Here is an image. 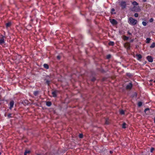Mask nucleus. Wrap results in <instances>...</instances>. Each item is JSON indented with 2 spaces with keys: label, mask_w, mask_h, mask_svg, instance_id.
Returning a JSON list of instances; mask_svg holds the SVG:
<instances>
[{
  "label": "nucleus",
  "mask_w": 155,
  "mask_h": 155,
  "mask_svg": "<svg viewBox=\"0 0 155 155\" xmlns=\"http://www.w3.org/2000/svg\"><path fill=\"white\" fill-rule=\"evenodd\" d=\"M133 85L131 83H130L126 86V88L127 89L130 90L132 87Z\"/></svg>",
  "instance_id": "0eeeda50"
},
{
  "label": "nucleus",
  "mask_w": 155,
  "mask_h": 155,
  "mask_svg": "<svg viewBox=\"0 0 155 155\" xmlns=\"http://www.w3.org/2000/svg\"><path fill=\"white\" fill-rule=\"evenodd\" d=\"M1 95H0V100L1 99Z\"/></svg>",
  "instance_id": "ea45409f"
},
{
  "label": "nucleus",
  "mask_w": 155,
  "mask_h": 155,
  "mask_svg": "<svg viewBox=\"0 0 155 155\" xmlns=\"http://www.w3.org/2000/svg\"><path fill=\"white\" fill-rule=\"evenodd\" d=\"M150 110V109L149 108H146L144 110V112L146 113V114H148L149 113H147V111H149Z\"/></svg>",
  "instance_id": "393cba45"
},
{
  "label": "nucleus",
  "mask_w": 155,
  "mask_h": 155,
  "mask_svg": "<svg viewBox=\"0 0 155 155\" xmlns=\"http://www.w3.org/2000/svg\"><path fill=\"white\" fill-rule=\"evenodd\" d=\"M111 57V55L110 54H108L106 56V58L107 59H110Z\"/></svg>",
  "instance_id": "b1692460"
},
{
  "label": "nucleus",
  "mask_w": 155,
  "mask_h": 155,
  "mask_svg": "<svg viewBox=\"0 0 155 155\" xmlns=\"http://www.w3.org/2000/svg\"><path fill=\"white\" fill-rule=\"evenodd\" d=\"M30 150H25V151L24 153V155H27V154H29L30 153Z\"/></svg>",
  "instance_id": "dca6fc26"
},
{
  "label": "nucleus",
  "mask_w": 155,
  "mask_h": 155,
  "mask_svg": "<svg viewBox=\"0 0 155 155\" xmlns=\"http://www.w3.org/2000/svg\"><path fill=\"white\" fill-rule=\"evenodd\" d=\"M12 114L11 113H9L7 115L8 118H10L12 117H13L12 116Z\"/></svg>",
  "instance_id": "4be33fe9"
},
{
  "label": "nucleus",
  "mask_w": 155,
  "mask_h": 155,
  "mask_svg": "<svg viewBox=\"0 0 155 155\" xmlns=\"http://www.w3.org/2000/svg\"><path fill=\"white\" fill-rule=\"evenodd\" d=\"M120 114L121 115H123L124 114V112L123 110H122L120 111Z\"/></svg>",
  "instance_id": "cd10ccee"
},
{
  "label": "nucleus",
  "mask_w": 155,
  "mask_h": 155,
  "mask_svg": "<svg viewBox=\"0 0 155 155\" xmlns=\"http://www.w3.org/2000/svg\"><path fill=\"white\" fill-rule=\"evenodd\" d=\"M129 22L131 25H134L137 24V20L135 19L132 17H130L129 20Z\"/></svg>",
  "instance_id": "f257e3e1"
},
{
  "label": "nucleus",
  "mask_w": 155,
  "mask_h": 155,
  "mask_svg": "<svg viewBox=\"0 0 155 155\" xmlns=\"http://www.w3.org/2000/svg\"><path fill=\"white\" fill-rule=\"evenodd\" d=\"M57 91L55 90L52 92V95L54 97H57Z\"/></svg>",
  "instance_id": "9d476101"
},
{
  "label": "nucleus",
  "mask_w": 155,
  "mask_h": 155,
  "mask_svg": "<svg viewBox=\"0 0 155 155\" xmlns=\"http://www.w3.org/2000/svg\"><path fill=\"white\" fill-rule=\"evenodd\" d=\"M154 148L153 147H151L150 149V151L152 153L154 150Z\"/></svg>",
  "instance_id": "2f4dec72"
},
{
  "label": "nucleus",
  "mask_w": 155,
  "mask_h": 155,
  "mask_svg": "<svg viewBox=\"0 0 155 155\" xmlns=\"http://www.w3.org/2000/svg\"><path fill=\"white\" fill-rule=\"evenodd\" d=\"M155 47V42H153L150 46L151 48H153Z\"/></svg>",
  "instance_id": "a211bd4d"
},
{
  "label": "nucleus",
  "mask_w": 155,
  "mask_h": 155,
  "mask_svg": "<svg viewBox=\"0 0 155 155\" xmlns=\"http://www.w3.org/2000/svg\"><path fill=\"white\" fill-rule=\"evenodd\" d=\"M152 81V80H150V81Z\"/></svg>",
  "instance_id": "37998d69"
},
{
  "label": "nucleus",
  "mask_w": 155,
  "mask_h": 155,
  "mask_svg": "<svg viewBox=\"0 0 155 155\" xmlns=\"http://www.w3.org/2000/svg\"><path fill=\"white\" fill-rule=\"evenodd\" d=\"M124 40H127L129 39V37L126 36H124Z\"/></svg>",
  "instance_id": "bb28decb"
},
{
  "label": "nucleus",
  "mask_w": 155,
  "mask_h": 155,
  "mask_svg": "<svg viewBox=\"0 0 155 155\" xmlns=\"http://www.w3.org/2000/svg\"><path fill=\"white\" fill-rule=\"evenodd\" d=\"M151 40V38H147L146 39V43H150V40Z\"/></svg>",
  "instance_id": "aec40b11"
},
{
  "label": "nucleus",
  "mask_w": 155,
  "mask_h": 155,
  "mask_svg": "<svg viewBox=\"0 0 155 155\" xmlns=\"http://www.w3.org/2000/svg\"><path fill=\"white\" fill-rule=\"evenodd\" d=\"M120 5L122 9H124L126 8L127 5L126 2L124 1H121L120 3Z\"/></svg>",
  "instance_id": "f03ea898"
},
{
  "label": "nucleus",
  "mask_w": 155,
  "mask_h": 155,
  "mask_svg": "<svg viewBox=\"0 0 155 155\" xmlns=\"http://www.w3.org/2000/svg\"><path fill=\"white\" fill-rule=\"evenodd\" d=\"M1 88H2L1 87H0V90H1Z\"/></svg>",
  "instance_id": "79ce46f5"
},
{
  "label": "nucleus",
  "mask_w": 155,
  "mask_h": 155,
  "mask_svg": "<svg viewBox=\"0 0 155 155\" xmlns=\"http://www.w3.org/2000/svg\"><path fill=\"white\" fill-rule=\"evenodd\" d=\"M153 82H154V83H155V80H154L153 81Z\"/></svg>",
  "instance_id": "a19ab883"
},
{
  "label": "nucleus",
  "mask_w": 155,
  "mask_h": 155,
  "mask_svg": "<svg viewBox=\"0 0 155 155\" xmlns=\"http://www.w3.org/2000/svg\"><path fill=\"white\" fill-rule=\"evenodd\" d=\"M143 1L144 2H146L147 1V0H143Z\"/></svg>",
  "instance_id": "58836bf2"
},
{
  "label": "nucleus",
  "mask_w": 155,
  "mask_h": 155,
  "mask_svg": "<svg viewBox=\"0 0 155 155\" xmlns=\"http://www.w3.org/2000/svg\"><path fill=\"white\" fill-rule=\"evenodd\" d=\"M128 34H129L130 35H131V33H130L129 32H128Z\"/></svg>",
  "instance_id": "4c0bfd02"
},
{
  "label": "nucleus",
  "mask_w": 155,
  "mask_h": 155,
  "mask_svg": "<svg viewBox=\"0 0 155 155\" xmlns=\"http://www.w3.org/2000/svg\"><path fill=\"white\" fill-rule=\"evenodd\" d=\"M154 123H155V119H154Z\"/></svg>",
  "instance_id": "a18cd8bd"
},
{
  "label": "nucleus",
  "mask_w": 155,
  "mask_h": 155,
  "mask_svg": "<svg viewBox=\"0 0 155 155\" xmlns=\"http://www.w3.org/2000/svg\"><path fill=\"white\" fill-rule=\"evenodd\" d=\"M43 66L46 69H48L49 68V67L48 65L46 64H45L43 65Z\"/></svg>",
  "instance_id": "2eb2a0df"
},
{
  "label": "nucleus",
  "mask_w": 155,
  "mask_h": 155,
  "mask_svg": "<svg viewBox=\"0 0 155 155\" xmlns=\"http://www.w3.org/2000/svg\"><path fill=\"white\" fill-rule=\"evenodd\" d=\"M132 4L134 6L137 5H138V3L136 1H134L133 2Z\"/></svg>",
  "instance_id": "6ab92c4d"
},
{
  "label": "nucleus",
  "mask_w": 155,
  "mask_h": 155,
  "mask_svg": "<svg viewBox=\"0 0 155 155\" xmlns=\"http://www.w3.org/2000/svg\"><path fill=\"white\" fill-rule=\"evenodd\" d=\"M96 78L94 77L91 79V81L92 82H94L96 80Z\"/></svg>",
  "instance_id": "7c9ffc66"
},
{
  "label": "nucleus",
  "mask_w": 155,
  "mask_h": 155,
  "mask_svg": "<svg viewBox=\"0 0 155 155\" xmlns=\"http://www.w3.org/2000/svg\"><path fill=\"white\" fill-rule=\"evenodd\" d=\"M48 77V76H46V77Z\"/></svg>",
  "instance_id": "49530a36"
},
{
  "label": "nucleus",
  "mask_w": 155,
  "mask_h": 155,
  "mask_svg": "<svg viewBox=\"0 0 155 155\" xmlns=\"http://www.w3.org/2000/svg\"><path fill=\"white\" fill-rule=\"evenodd\" d=\"M153 21V19L152 18H151L149 20V21L150 22H152Z\"/></svg>",
  "instance_id": "473e14b6"
},
{
  "label": "nucleus",
  "mask_w": 155,
  "mask_h": 155,
  "mask_svg": "<svg viewBox=\"0 0 155 155\" xmlns=\"http://www.w3.org/2000/svg\"><path fill=\"white\" fill-rule=\"evenodd\" d=\"M1 38H0V45H2V44L5 43V40L4 38L5 36L2 35H1Z\"/></svg>",
  "instance_id": "7ed1b4c3"
},
{
  "label": "nucleus",
  "mask_w": 155,
  "mask_h": 155,
  "mask_svg": "<svg viewBox=\"0 0 155 155\" xmlns=\"http://www.w3.org/2000/svg\"><path fill=\"white\" fill-rule=\"evenodd\" d=\"M1 152H0V155H1Z\"/></svg>",
  "instance_id": "c03bdc74"
},
{
  "label": "nucleus",
  "mask_w": 155,
  "mask_h": 155,
  "mask_svg": "<svg viewBox=\"0 0 155 155\" xmlns=\"http://www.w3.org/2000/svg\"><path fill=\"white\" fill-rule=\"evenodd\" d=\"M79 137L80 138H83V134H79Z\"/></svg>",
  "instance_id": "c85d7f7f"
},
{
  "label": "nucleus",
  "mask_w": 155,
  "mask_h": 155,
  "mask_svg": "<svg viewBox=\"0 0 155 155\" xmlns=\"http://www.w3.org/2000/svg\"><path fill=\"white\" fill-rule=\"evenodd\" d=\"M110 21L113 25H116L117 24V22L114 19H110Z\"/></svg>",
  "instance_id": "39448f33"
},
{
  "label": "nucleus",
  "mask_w": 155,
  "mask_h": 155,
  "mask_svg": "<svg viewBox=\"0 0 155 155\" xmlns=\"http://www.w3.org/2000/svg\"><path fill=\"white\" fill-rule=\"evenodd\" d=\"M134 16L136 17H137L138 16V14L137 13H135L134 15Z\"/></svg>",
  "instance_id": "72a5a7b5"
},
{
  "label": "nucleus",
  "mask_w": 155,
  "mask_h": 155,
  "mask_svg": "<svg viewBox=\"0 0 155 155\" xmlns=\"http://www.w3.org/2000/svg\"><path fill=\"white\" fill-rule=\"evenodd\" d=\"M52 104L51 102L50 101H48L46 102V105L48 107H50Z\"/></svg>",
  "instance_id": "ddd939ff"
},
{
  "label": "nucleus",
  "mask_w": 155,
  "mask_h": 155,
  "mask_svg": "<svg viewBox=\"0 0 155 155\" xmlns=\"http://www.w3.org/2000/svg\"><path fill=\"white\" fill-rule=\"evenodd\" d=\"M136 56L137 57V59L139 61H140L141 59L142 58V55L140 54H137L136 55Z\"/></svg>",
  "instance_id": "1a4fd4ad"
},
{
  "label": "nucleus",
  "mask_w": 155,
  "mask_h": 155,
  "mask_svg": "<svg viewBox=\"0 0 155 155\" xmlns=\"http://www.w3.org/2000/svg\"><path fill=\"white\" fill-rule=\"evenodd\" d=\"M44 80L46 81V83L47 84L48 86H49L51 81L47 78H45Z\"/></svg>",
  "instance_id": "9b49d317"
},
{
  "label": "nucleus",
  "mask_w": 155,
  "mask_h": 155,
  "mask_svg": "<svg viewBox=\"0 0 155 155\" xmlns=\"http://www.w3.org/2000/svg\"><path fill=\"white\" fill-rule=\"evenodd\" d=\"M6 28H8L9 27H10L11 25V23L10 22H9L8 23H7L6 24Z\"/></svg>",
  "instance_id": "4468645a"
},
{
  "label": "nucleus",
  "mask_w": 155,
  "mask_h": 155,
  "mask_svg": "<svg viewBox=\"0 0 155 155\" xmlns=\"http://www.w3.org/2000/svg\"><path fill=\"white\" fill-rule=\"evenodd\" d=\"M39 155V154H38V155Z\"/></svg>",
  "instance_id": "de8ad7c7"
},
{
  "label": "nucleus",
  "mask_w": 155,
  "mask_h": 155,
  "mask_svg": "<svg viewBox=\"0 0 155 155\" xmlns=\"http://www.w3.org/2000/svg\"><path fill=\"white\" fill-rule=\"evenodd\" d=\"M57 58L58 59L60 60V58H61V57L59 55H58V56H57Z\"/></svg>",
  "instance_id": "f704fd0d"
},
{
  "label": "nucleus",
  "mask_w": 155,
  "mask_h": 155,
  "mask_svg": "<svg viewBox=\"0 0 155 155\" xmlns=\"http://www.w3.org/2000/svg\"><path fill=\"white\" fill-rule=\"evenodd\" d=\"M105 124H109V121L108 119H106Z\"/></svg>",
  "instance_id": "a878e982"
},
{
  "label": "nucleus",
  "mask_w": 155,
  "mask_h": 155,
  "mask_svg": "<svg viewBox=\"0 0 155 155\" xmlns=\"http://www.w3.org/2000/svg\"><path fill=\"white\" fill-rule=\"evenodd\" d=\"M110 153L111 154L113 153V152L112 151L110 150Z\"/></svg>",
  "instance_id": "e433bc0d"
},
{
  "label": "nucleus",
  "mask_w": 155,
  "mask_h": 155,
  "mask_svg": "<svg viewBox=\"0 0 155 155\" xmlns=\"http://www.w3.org/2000/svg\"><path fill=\"white\" fill-rule=\"evenodd\" d=\"M111 11L112 12H114L115 11V9L114 8H112L111 9Z\"/></svg>",
  "instance_id": "c9c22d12"
},
{
  "label": "nucleus",
  "mask_w": 155,
  "mask_h": 155,
  "mask_svg": "<svg viewBox=\"0 0 155 155\" xmlns=\"http://www.w3.org/2000/svg\"><path fill=\"white\" fill-rule=\"evenodd\" d=\"M108 44L109 45L113 46L114 45V42L112 41H110L108 43Z\"/></svg>",
  "instance_id": "f3484780"
},
{
  "label": "nucleus",
  "mask_w": 155,
  "mask_h": 155,
  "mask_svg": "<svg viewBox=\"0 0 155 155\" xmlns=\"http://www.w3.org/2000/svg\"><path fill=\"white\" fill-rule=\"evenodd\" d=\"M14 104V102L13 101H11L9 103V109L10 110H12Z\"/></svg>",
  "instance_id": "423d86ee"
},
{
  "label": "nucleus",
  "mask_w": 155,
  "mask_h": 155,
  "mask_svg": "<svg viewBox=\"0 0 155 155\" xmlns=\"http://www.w3.org/2000/svg\"><path fill=\"white\" fill-rule=\"evenodd\" d=\"M126 123H125V122H124L122 124V128H124V129L126 128Z\"/></svg>",
  "instance_id": "412c9836"
},
{
  "label": "nucleus",
  "mask_w": 155,
  "mask_h": 155,
  "mask_svg": "<svg viewBox=\"0 0 155 155\" xmlns=\"http://www.w3.org/2000/svg\"><path fill=\"white\" fill-rule=\"evenodd\" d=\"M142 103L141 101H140L138 102L137 105H138V106L139 107H140L142 106Z\"/></svg>",
  "instance_id": "5701e85b"
},
{
  "label": "nucleus",
  "mask_w": 155,
  "mask_h": 155,
  "mask_svg": "<svg viewBox=\"0 0 155 155\" xmlns=\"http://www.w3.org/2000/svg\"><path fill=\"white\" fill-rule=\"evenodd\" d=\"M142 24L144 26H146L147 25V23L144 21L142 22Z\"/></svg>",
  "instance_id": "c756f323"
},
{
  "label": "nucleus",
  "mask_w": 155,
  "mask_h": 155,
  "mask_svg": "<svg viewBox=\"0 0 155 155\" xmlns=\"http://www.w3.org/2000/svg\"><path fill=\"white\" fill-rule=\"evenodd\" d=\"M147 59L150 62H152L153 61V58L150 56H148L147 57Z\"/></svg>",
  "instance_id": "6e6552de"
},
{
  "label": "nucleus",
  "mask_w": 155,
  "mask_h": 155,
  "mask_svg": "<svg viewBox=\"0 0 155 155\" xmlns=\"http://www.w3.org/2000/svg\"><path fill=\"white\" fill-rule=\"evenodd\" d=\"M40 93V91H37L34 92L33 94L35 96H37L38 94Z\"/></svg>",
  "instance_id": "f8f14e48"
},
{
  "label": "nucleus",
  "mask_w": 155,
  "mask_h": 155,
  "mask_svg": "<svg viewBox=\"0 0 155 155\" xmlns=\"http://www.w3.org/2000/svg\"><path fill=\"white\" fill-rule=\"evenodd\" d=\"M124 46L127 50H130V44L129 42H127L124 43Z\"/></svg>",
  "instance_id": "20e7f679"
}]
</instances>
